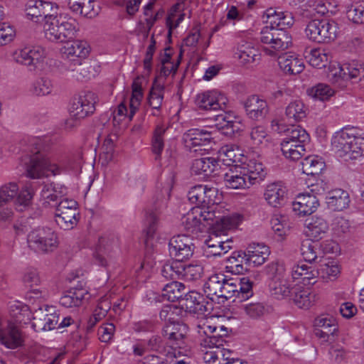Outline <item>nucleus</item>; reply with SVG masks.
Here are the masks:
<instances>
[{"label":"nucleus","instance_id":"f257e3e1","mask_svg":"<svg viewBox=\"0 0 364 364\" xmlns=\"http://www.w3.org/2000/svg\"><path fill=\"white\" fill-rule=\"evenodd\" d=\"M52 3L42 0L31 1L26 16L35 22L43 21L44 37L53 43H65L74 39L79 31L77 20L67 13L50 14Z\"/></svg>","mask_w":364,"mask_h":364},{"label":"nucleus","instance_id":"f03ea898","mask_svg":"<svg viewBox=\"0 0 364 364\" xmlns=\"http://www.w3.org/2000/svg\"><path fill=\"white\" fill-rule=\"evenodd\" d=\"M48 141V138H35L31 141L34 149L31 150L32 155L26 166V173L29 178H41L48 176L49 172L55 176L63 171V166L52 163L46 156Z\"/></svg>","mask_w":364,"mask_h":364},{"label":"nucleus","instance_id":"7ed1b4c3","mask_svg":"<svg viewBox=\"0 0 364 364\" xmlns=\"http://www.w3.org/2000/svg\"><path fill=\"white\" fill-rule=\"evenodd\" d=\"M331 146L337 156L345 161L358 159L364 151L363 139L344 130L336 133L331 139Z\"/></svg>","mask_w":364,"mask_h":364},{"label":"nucleus","instance_id":"20e7f679","mask_svg":"<svg viewBox=\"0 0 364 364\" xmlns=\"http://www.w3.org/2000/svg\"><path fill=\"white\" fill-rule=\"evenodd\" d=\"M225 340L223 336H213L201 341V347L210 348L204 353L203 359L208 364H230L235 359L232 357L233 352L222 348Z\"/></svg>","mask_w":364,"mask_h":364},{"label":"nucleus","instance_id":"39448f33","mask_svg":"<svg viewBox=\"0 0 364 364\" xmlns=\"http://www.w3.org/2000/svg\"><path fill=\"white\" fill-rule=\"evenodd\" d=\"M338 33V23L333 20L314 19L308 23L305 29L306 37L316 43H323L334 41Z\"/></svg>","mask_w":364,"mask_h":364},{"label":"nucleus","instance_id":"423d86ee","mask_svg":"<svg viewBox=\"0 0 364 364\" xmlns=\"http://www.w3.org/2000/svg\"><path fill=\"white\" fill-rule=\"evenodd\" d=\"M28 247L38 252L48 253L54 251L58 246L57 233L50 228H38L31 230L27 235Z\"/></svg>","mask_w":364,"mask_h":364},{"label":"nucleus","instance_id":"0eeeda50","mask_svg":"<svg viewBox=\"0 0 364 364\" xmlns=\"http://www.w3.org/2000/svg\"><path fill=\"white\" fill-rule=\"evenodd\" d=\"M253 281L249 277L228 279L225 275L219 299L228 300L237 296L241 299H248L253 295Z\"/></svg>","mask_w":364,"mask_h":364},{"label":"nucleus","instance_id":"6e6552de","mask_svg":"<svg viewBox=\"0 0 364 364\" xmlns=\"http://www.w3.org/2000/svg\"><path fill=\"white\" fill-rule=\"evenodd\" d=\"M77 203L73 199L64 198L56 206L55 220L63 230H72L79 220Z\"/></svg>","mask_w":364,"mask_h":364},{"label":"nucleus","instance_id":"1a4fd4ad","mask_svg":"<svg viewBox=\"0 0 364 364\" xmlns=\"http://www.w3.org/2000/svg\"><path fill=\"white\" fill-rule=\"evenodd\" d=\"M240 221L241 218L239 215H226L221 218L220 222L217 221L213 226L209 237L205 240V243L207 248L220 245L223 247L225 240L220 237L225 235L228 230L237 227Z\"/></svg>","mask_w":364,"mask_h":364},{"label":"nucleus","instance_id":"9d476101","mask_svg":"<svg viewBox=\"0 0 364 364\" xmlns=\"http://www.w3.org/2000/svg\"><path fill=\"white\" fill-rule=\"evenodd\" d=\"M170 256L180 262L189 259L193 255L195 245L193 239L186 235L171 237L168 242Z\"/></svg>","mask_w":364,"mask_h":364},{"label":"nucleus","instance_id":"9b49d317","mask_svg":"<svg viewBox=\"0 0 364 364\" xmlns=\"http://www.w3.org/2000/svg\"><path fill=\"white\" fill-rule=\"evenodd\" d=\"M46 54L45 49L41 46H26L14 51L13 58L16 63L26 65L32 70L41 64Z\"/></svg>","mask_w":364,"mask_h":364},{"label":"nucleus","instance_id":"f8f14e48","mask_svg":"<svg viewBox=\"0 0 364 364\" xmlns=\"http://www.w3.org/2000/svg\"><path fill=\"white\" fill-rule=\"evenodd\" d=\"M97 96L90 91L81 92L73 99L70 108L72 116L77 119H82L94 113Z\"/></svg>","mask_w":364,"mask_h":364},{"label":"nucleus","instance_id":"ddd939ff","mask_svg":"<svg viewBox=\"0 0 364 364\" xmlns=\"http://www.w3.org/2000/svg\"><path fill=\"white\" fill-rule=\"evenodd\" d=\"M228 103L227 97L216 90L199 93L196 99L198 107L205 111L225 110Z\"/></svg>","mask_w":364,"mask_h":364},{"label":"nucleus","instance_id":"4468645a","mask_svg":"<svg viewBox=\"0 0 364 364\" xmlns=\"http://www.w3.org/2000/svg\"><path fill=\"white\" fill-rule=\"evenodd\" d=\"M118 249V241L114 237H101L93 254L95 262L100 266L107 267Z\"/></svg>","mask_w":364,"mask_h":364},{"label":"nucleus","instance_id":"2eb2a0df","mask_svg":"<svg viewBox=\"0 0 364 364\" xmlns=\"http://www.w3.org/2000/svg\"><path fill=\"white\" fill-rule=\"evenodd\" d=\"M218 190L205 185H197L191 188L188 193V200L198 206L209 207L219 203L217 197Z\"/></svg>","mask_w":364,"mask_h":364},{"label":"nucleus","instance_id":"dca6fc26","mask_svg":"<svg viewBox=\"0 0 364 364\" xmlns=\"http://www.w3.org/2000/svg\"><path fill=\"white\" fill-rule=\"evenodd\" d=\"M188 331V326L182 322L167 323L162 329V336L172 346L181 348L185 343Z\"/></svg>","mask_w":364,"mask_h":364},{"label":"nucleus","instance_id":"f3484780","mask_svg":"<svg viewBox=\"0 0 364 364\" xmlns=\"http://www.w3.org/2000/svg\"><path fill=\"white\" fill-rule=\"evenodd\" d=\"M271 127L272 130L279 133L286 132L284 139L293 141L299 144L308 145L310 141V136L306 131L300 126H292L290 128H285V126L278 119L272 121Z\"/></svg>","mask_w":364,"mask_h":364},{"label":"nucleus","instance_id":"a211bd4d","mask_svg":"<svg viewBox=\"0 0 364 364\" xmlns=\"http://www.w3.org/2000/svg\"><path fill=\"white\" fill-rule=\"evenodd\" d=\"M32 318V327L36 332L56 328L60 318L58 314L48 313L47 309L41 308L34 311Z\"/></svg>","mask_w":364,"mask_h":364},{"label":"nucleus","instance_id":"6ab92c4d","mask_svg":"<svg viewBox=\"0 0 364 364\" xmlns=\"http://www.w3.org/2000/svg\"><path fill=\"white\" fill-rule=\"evenodd\" d=\"M182 306L187 311L198 315H203L212 309V304L205 300L203 295L195 291H190L185 294Z\"/></svg>","mask_w":364,"mask_h":364},{"label":"nucleus","instance_id":"aec40b11","mask_svg":"<svg viewBox=\"0 0 364 364\" xmlns=\"http://www.w3.org/2000/svg\"><path fill=\"white\" fill-rule=\"evenodd\" d=\"M243 106L247 117L253 120L264 118L269 112L266 100L256 95L248 97L244 101Z\"/></svg>","mask_w":364,"mask_h":364},{"label":"nucleus","instance_id":"412c9836","mask_svg":"<svg viewBox=\"0 0 364 364\" xmlns=\"http://www.w3.org/2000/svg\"><path fill=\"white\" fill-rule=\"evenodd\" d=\"M67 194V188L64 185L50 183H45L41 191L43 205L45 207L57 206L58 200Z\"/></svg>","mask_w":364,"mask_h":364},{"label":"nucleus","instance_id":"4be33fe9","mask_svg":"<svg viewBox=\"0 0 364 364\" xmlns=\"http://www.w3.org/2000/svg\"><path fill=\"white\" fill-rule=\"evenodd\" d=\"M287 194V188L282 183L274 182L267 185L264 198L269 205L279 208L285 203Z\"/></svg>","mask_w":364,"mask_h":364},{"label":"nucleus","instance_id":"5701e85b","mask_svg":"<svg viewBox=\"0 0 364 364\" xmlns=\"http://www.w3.org/2000/svg\"><path fill=\"white\" fill-rule=\"evenodd\" d=\"M294 211L300 216L310 215L319 206V200L316 196L310 193H302L297 196L292 204Z\"/></svg>","mask_w":364,"mask_h":364},{"label":"nucleus","instance_id":"b1692460","mask_svg":"<svg viewBox=\"0 0 364 364\" xmlns=\"http://www.w3.org/2000/svg\"><path fill=\"white\" fill-rule=\"evenodd\" d=\"M68 6L74 14L87 18L96 17L100 12L95 0H68Z\"/></svg>","mask_w":364,"mask_h":364},{"label":"nucleus","instance_id":"393cba45","mask_svg":"<svg viewBox=\"0 0 364 364\" xmlns=\"http://www.w3.org/2000/svg\"><path fill=\"white\" fill-rule=\"evenodd\" d=\"M241 165L240 169L247 178L250 185L259 183L266 176V171L263 164L256 159L247 160L245 157V159H243V163H241Z\"/></svg>","mask_w":364,"mask_h":364},{"label":"nucleus","instance_id":"a878e982","mask_svg":"<svg viewBox=\"0 0 364 364\" xmlns=\"http://www.w3.org/2000/svg\"><path fill=\"white\" fill-rule=\"evenodd\" d=\"M212 139V132L206 129H188L183 136L185 145L189 149L208 144Z\"/></svg>","mask_w":364,"mask_h":364},{"label":"nucleus","instance_id":"bb28decb","mask_svg":"<svg viewBox=\"0 0 364 364\" xmlns=\"http://www.w3.org/2000/svg\"><path fill=\"white\" fill-rule=\"evenodd\" d=\"M89 46L85 41H76L70 44H67L62 48L63 55L69 59L73 64L77 59L83 60L89 54Z\"/></svg>","mask_w":364,"mask_h":364},{"label":"nucleus","instance_id":"cd10ccee","mask_svg":"<svg viewBox=\"0 0 364 364\" xmlns=\"http://www.w3.org/2000/svg\"><path fill=\"white\" fill-rule=\"evenodd\" d=\"M318 269L306 264H298L291 270L293 280H299L304 285H311L316 282V278L319 274Z\"/></svg>","mask_w":364,"mask_h":364},{"label":"nucleus","instance_id":"c85d7f7f","mask_svg":"<svg viewBox=\"0 0 364 364\" xmlns=\"http://www.w3.org/2000/svg\"><path fill=\"white\" fill-rule=\"evenodd\" d=\"M215 121L217 128L226 136H232L242 130L241 123L227 113L216 115Z\"/></svg>","mask_w":364,"mask_h":364},{"label":"nucleus","instance_id":"c756f323","mask_svg":"<svg viewBox=\"0 0 364 364\" xmlns=\"http://www.w3.org/2000/svg\"><path fill=\"white\" fill-rule=\"evenodd\" d=\"M247 264L254 266L263 264L269 255V247L263 244H252L247 248Z\"/></svg>","mask_w":364,"mask_h":364},{"label":"nucleus","instance_id":"7c9ffc66","mask_svg":"<svg viewBox=\"0 0 364 364\" xmlns=\"http://www.w3.org/2000/svg\"><path fill=\"white\" fill-rule=\"evenodd\" d=\"M280 69L286 74L297 75L304 69V64L301 58L294 55H284L278 58Z\"/></svg>","mask_w":364,"mask_h":364},{"label":"nucleus","instance_id":"2f4dec72","mask_svg":"<svg viewBox=\"0 0 364 364\" xmlns=\"http://www.w3.org/2000/svg\"><path fill=\"white\" fill-rule=\"evenodd\" d=\"M218 166V161L214 157H204L195 159L191 165L193 174H203L205 177L214 173Z\"/></svg>","mask_w":364,"mask_h":364},{"label":"nucleus","instance_id":"473e14b6","mask_svg":"<svg viewBox=\"0 0 364 364\" xmlns=\"http://www.w3.org/2000/svg\"><path fill=\"white\" fill-rule=\"evenodd\" d=\"M305 233L311 240H318L323 237L328 229L326 221L321 218H312L306 221Z\"/></svg>","mask_w":364,"mask_h":364},{"label":"nucleus","instance_id":"72a5a7b5","mask_svg":"<svg viewBox=\"0 0 364 364\" xmlns=\"http://www.w3.org/2000/svg\"><path fill=\"white\" fill-rule=\"evenodd\" d=\"M87 294L85 289L71 288L60 297V304L65 308L80 306Z\"/></svg>","mask_w":364,"mask_h":364},{"label":"nucleus","instance_id":"f704fd0d","mask_svg":"<svg viewBox=\"0 0 364 364\" xmlns=\"http://www.w3.org/2000/svg\"><path fill=\"white\" fill-rule=\"evenodd\" d=\"M350 202V196L346 191L335 189L330 192L326 203L331 210L341 211L349 206Z\"/></svg>","mask_w":364,"mask_h":364},{"label":"nucleus","instance_id":"c9c22d12","mask_svg":"<svg viewBox=\"0 0 364 364\" xmlns=\"http://www.w3.org/2000/svg\"><path fill=\"white\" fill-rule=\"evenodd\" d=\"M223 180L225 186L231 189H245L251 186L241 169L240 172L237 170L230 169L228 172L224 174Z\"/></svg>","mask_w":364,"mask_h":364},{"label":"nucleus","instance_id":"e433bc0d","mask_svg":"<svg viewBox=\"0 0 364 364\" xmlns=\"http://www.w3.org/2000/svg\"><path fill=\"white\" fill-rule=\"evenodd\" d=\"M225 275L220 273L214 274L208 277L203 286L204 292L208 298L212 301L219 299Z\"/></svg>","mask_w":364,"mask_h":364},{"label":"nucleus","instance_id":"4c0bfd02","mask_svg":"<svg viewBox=\"0 0 364 364\" xmlns=\"http://www.w3.org/2000/svg\"><path fill=\"white\" fill-rule=\"evenodd\" d=\"M0 341L8 348H16L23 343L21 331L15 326H9L6 329H1Z\"/></svg>","mask_w":364,"mask_h":364},{"label":"nucleus","instance_id":"58836bf2","mask_svg":"<svg viewBox=\"0 0 364 364\" xmlns=\"http://www.w3.org/2000/svg\"><path fill=\"white\" fill-rule=\"evenodd\" d=\"M281 150L282 154L292 161H296L301 159L306 152V146L299 144L293 141L283 139L281 144Z\"/></svg>","mask_w":364,"mask_h":364},{"label":"nucleus","instance_id":"ea45409f","mask_svg":"<svg viewBox=\"0 0 364 364\" xmlns=\"http://www.w3.org/2000/svg\"><path fill=\"white\" fill-rule=\"evenodd\" d=\"M308 108L299 100L291 102L286 107L285 115L289 122L295 123L301 121L307 115Z\"/></svg>","mask_w":364,"mask_h":364},{"label":"nucleus","instance_id":"a19ab883","mask_svg":"<svg viewBox=\"0 0 364 364\" xmlns=\"http://www.w3.org/2000/svg\"><path fill=\"white\" fill-rule=\"evenodd\" d=\"M289 297L299 308L309 309L314 302V296L311 294L309 289L294 284V288H292Z\"/></svg>","mask_w":364,"mask_h":364},{"label":"nucleus","instance_id":"79ce46f5","mask_svg":"<svg viewBox=\"0 0 364 364\" xmlns=\"http://www.w3.org/2000/svg\"><path fill=\"white\" fill-rule=\"evenodd\" d=\"M186 287L184 284L178 282H172L164 286L163 288V296L168 301L174 302L180 301L182 302V299L184 298L186 294Z\"/></svg>","mask_w":364,"mask_h":364},{"label":"nucleus","instance_id":"37998d69","mask_svg":"<svg viewBox=\"0 0 364 364\" xmlns=\"http://www.w3.org/2000/svg\"><path fill=\"white\" fill-rule=\"evenodd\" d=\"M199 207L193 208L183 218L184 228L191 232H202L205 224L201 223Z\"/></svg>","mask_w":364,"mask_h":364},{"label":"nucleus","instance_id":"c03bdc74","mask_svg":"<svg viewBox=\"0 0 364 364\" xmlns=\"http://www.w3.org/2000/svg\"><path fill=\"white\" fill-rule=\"evenodd\" d=\"M324 161L318 156H309L301 162L302 172L308 176H317L324 168Z\"/></svg>","mask_w":364,"mask_h":364},{"label":"nucleus","instance_id":"a18cd8bd","mask_svg":"<svg viewBox=\"0 0 364 364\" xmlns=\"http://www.w3.org/2000/svg\"><path fill=\"white\" fill-rule=\"evenodd\" d=\"M92 66L82 60L77 59L76 62L69 65L68 70L73 73V77L77 80H87L95 75L91 71Z\"/></svg>","mask_w":364,"mask_h":364},{"label":"nucleus","instance_id":"49530a36","mask_svg":"<svg viewBox=\"0 0 364 364\" xmlns=\"http://www.w3.org/2000/svg\"><path fill=\"white\" fill-rule=\"evenodd\" d=\"M269 287L272 294L276 298L280 299L289 297L292 292V288H294V285L291 284L288 276L279 281L271 282Z\"/></svg>","mask_w":364,"mask_h":364},{"label":"nucleus","instance_id":"de8ad7c7","mask_svg":"<svg viewBox=\"0 0 364 364\" xmlns=\"http://www.w3.org/2000/svg\"><path fill=\"white\" fill-rule=\"evenodd\" d=\"M220 156H223V160L228 161V164L243 163L245 156L242 154V150L234 144L223 146L220 150Z\"/></svg>","mask_w":364,"mask_h":364},{"label":"nucleus","instance_id":"09e8293b","mask_svg":"<svg viewBox=\"0 0 364 364\" xmlns=\"http://www.w3.org/2000/svg\"><path fill=\"white\" fill-rule=\"evenodd\" d=\"M326 76L331 83L344 86V82L347 81L346 64L341 65L337 63H331L328 67Z\"/></svg>","mask_w":364,"mask_h":364},{"label":"nucleus","instance_id":"8fccbe9b","mask_svg":"<svg viewBox=\"0 0 364 364\" xmlns=\"http://www.w3.org/2000/svg\"><path fill=\"white\" fill-rule=\"evenodd\" d=\"M235 55L244 64L254 63L259 56L258 50L248 43L239 45Z\"/></svg>","mask_w":364,"mask_h":364},{"label":"nucleus","instance_id":"3c124183","mask_svg":"<svg viewBox=\"0 0 364 364\" xmlns=\"http://www.w3.org/2000/svg\"><path fill=\"white\" fill-rule=\"evenodd\" d=\"M166 127L164 125H157L153 132L151 139L152 152L156 155V159L161 157L164 148V135Z\"/></svg>","mask_w":364,"mask_h":364},{"label":"nucleus","instance_id":"603ef678","mask_svg":"<svg viewBox=\"0 0 364 364\" xmlns=\"http://www.w3.org/2000/svg\"><path fill=\"white\" fill-rule=\"evenodd\" d=\"M183 266V264L178 260L168 261L164 264L161 269V274L167 279H182Z\"/></svg>","mask_w":364,"mask_h":364},{"label":"nucleus","instance_id":"864d4df0","mask_svg":"<svg viewBox=\"0 0 364 364\" xmlns=\"http://www.w3.org/2000/svg\"><path fill=\"white\" fill-rule=\"evenodd\" d=\"M9 312L16 322L26 323L31 318V312L28 306L22 302L16 301L9 305Z\"/></svg>","mask_w":364,"mask_h":364},{"label":"nucleus","instance_id":"5fc2aeb1","mask_svg":"<svg viewBox=\"0 0 364 364\" xmlns=\"http://www.w3.org/2000/svg\"><path fill=\"white\" fill-rule=\"evenodd\" d=\"M182 279L186 281H196L200 279L203 273L204 267L198 261L193 262L189 264L183 266Z\"/></svg>","mask_w":364,"mask_h":364},{"label":"nucleus","instance_id":"6e6d98bb","mask_svg":"<svg viewBox=\"0 0 364 364\" xmlns=\"http://www.w3.org/2000/svg\"><path fill=\"white\" fill-rule=\"evenodd\" d=\"M305 58L312 67L316 68L326 67L328 62L327 53L321 49H311L309 52L306 51Z\"/></svg>","mask_w":364,"mask_h":364},{"label":"nucleus","instance_id":"4d7b16f0","mask_svg":"<svg viewBox=\"0 0 364 364\" xmlns=\"http://www.w3.org/2000/svg\"><path fill=\"white\" fill-rule=\"evenodd\" d=\"M164 100V87L160 85L154 86L149 95V104L153 109L152 115L158 116Z\"/></svg>","mask_w":364,"mask_h":364},{"label":"nucleus","instance_id":"13d9d810","mask_svg":"<svg viewBox=\"0 0 364 364\" xmlns=\"http://www.w3.org/2000/svg\"><path fill=\"white\" fill-rule=\"evenodd\" d=\"M144 225V232L147 242L154 237L159 225L158 215L156 212L151 211L146 213Z\"/></svg>","mask_w":364,"mask_h":364},{"label":"nucleus","instance_id":"bf43d9fd","mask_svg":"<svg viewBox=\"0 0 364 364\" xmlns=\"http://www.w3.org/2000/svg\"><path fill=\"white\" fill-rule=\"evenodd\" d=\"M266 272L271 282H277L289 276L282 262H273L266 267Z\"/></svg>","mask_w":364,"mask_h":364},{"label":"nucleus","instance_id":"052dcab7","mask_svg":"<svg viewBox=\"0 0 364 364\" xmlns=\"http://www.w3.org/2000/svg\"><path fill=\"white\" fill-rule=\"evenodd\" d=\"M109 308V305L106 301H100L97 304L92 316L87 321V330L88 331H91L97 322L105 317Z\"/></svg>","mask_w":364,"mask_h":364},{"label":"nucleus","instance_id":"680f3d73","mask_svg":"<svg viewBox=\"0 0 364 364\" xmlns=\"http://www.w3.org/2000/svg\"><path fill=\"white\" fill-rule=\"evenodd\" d=\"M53 90L50 80L45 77L35 80L31 85L30 92L36 96L49 95Z\"/></svg>","mask_w":364,"mask_h":364},{"label":"nucleus","instance_id":"e2e57ef3","mask_svg":"<svg viewBox=\"0 0 364 364\" xmlns=\"http://www.w3.org/2000/svg\"><path fill=\"white\" fill-rule=\"evenodd\" d=\"M18 186L16 183L10 182L0 187V208L13 200L18 193Z\"/></svg>","mask_w":364,"mask_h":364},{"label":"nucleus","instance_id":"0e129e2a","mask_svg":"<svg viewBox=\"0 0 364 364\" xmlns=\"http://www.w3.org/2000/svg\"><path fill=\"white\" fill-rule=\"evenodd\" d=\"M245 314L252 319H258L267 312L265 305L262 302L248 303L242 306Z\"/></svg>","mask_w":364,"mask_h":364},{"label":"nucleus","instance_id":"69168bd1","mask_svg":"<svg viewBox=\"0 0 364 364\" xmlns=\"http://www.w3.org/2000/svg\"><path fill=\"white\" fill-rule=\"evenodd\" d=\"M143 93L141 85L134 81L132 84V95L129 101V119H132L135 114L140 102L142 99Z\"/></svg>","mask_w":364,"mask_h":364},{"label":"nucleus","instance_id":"338daca9","mask_svg":"<svg viewBox=\"0 0 364 364\" xmlns=\"http://www.w3.org/2000/svg\"><path fill=\"white\" fill-rule=\"evenodd\" d=\"M334 93V90L325 83H318L309 90L310 95L321 101L328 100Z\"/></svg>","mask_w":364,"mask_h":364},{"label":"nucleus","instance_id":"774afa93","mask_svg":"<svg viewBox=\"0 0 364 364\" xmlns=\"http://www.w3.org/2000/svg\"><path fill=\"white\" fill-rule=\"evenodd\" d=\"M314 326L320 328L324 331H331L332 334L338 330V326L334 318L328 315H323L317 317L314 321Z\"/></svg>","mask_w":364,"mask_h":364}]
</instances>
